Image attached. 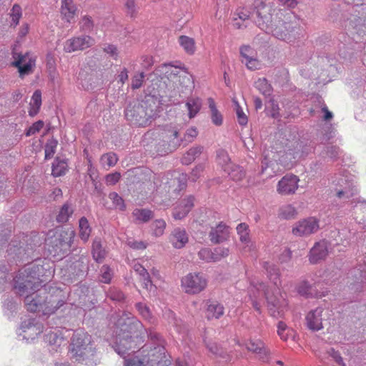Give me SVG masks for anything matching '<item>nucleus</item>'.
<instances>
[{"instance_id": "32", "label": "nucleus", "mask_w": 366, "mask_h": 366, "mask_svg": "<svg viewBox=\"0 0 366 366\" xmlns=\"http://www.w3.org/2000/svg\"><path fill=\"white\" fill-rule=\"evenodd\" d=\"M204 147L198 145L190 148L182 157V163L184 165L192 164L203 152Z\"/></svg>"}, {"instance_id": "29", "label": "nucleus", "mask_w": 366, "mask_h": 366, "mask_svg": "<svg viewBox=\"0 0 366 366\" xmlns=\"http://www.w3.org/2000/svg\"><path fill=\"white\" fill-rule=\"evenodd\" d=\"M133 269L139 275V283L142 288L148 289L149 286H152L151 281L149 279V274L146 269L139 263H134Z\"/></svg>"}, {"instance_id": "13", "label": "nucleus", "mask_w": 366, "mask_h": 366, "mask_svg": "<svg viewBox=\"0 0 366 366\" xmlns=\"http://www.w3.org/2000/svg\"><path fill=\"white\" fill-rule=\"evenodd\" d=\"M94 43V39L87 35L74 36L64 42V51L66 53L83 51L93 46Z\"/></svg>"}, {"instance_id": "63", "label": "nucleus", "mask_w": 366, "mask_h": 366, "mask_svg": "<svg viewBox=\"0 0 366 366\" xmlns=\"http://www.w3.org/2000/svg\"><path fill=\"white\" fill-rule=\"evenodd\" d=\"M198 132L195 127L189 128L184 134V140L187 142H192L197 136Z\"/></svg>"}, {"instance_id": "50", "label": "nucleus", "mask_w": 366, "mask_h": 366, "mask_svg": "<svg viewBox=\"0 0 366 366\" xmlns=\"http://www.w3.org/2000/svg\"><path fill=\"white\" fill-rule=\"evenodd\" d=\"M10 16L11 17L12 23L16 26L22 16L21 8L18 4H14L11 10Z\"/></svg>"}, {"instance_id": "60", "label": "nucleus", "mask_w": 366, "mask_h": 366, "mask_svg": "<svg viewBox=\"0 0 366 366\" xmlns=\"http://www.w3.org/2000/svg\"><path fill=\"white\" fill-rule=\"evenodd\" d=\"M103 51L109 54L113 59L117 60L119 58V51L117 46L114 44H106L103 47Z\"/></svg>"}, {"instance_id": "48", "label": "nucleus", "mask_w": 366, "mask_h": 366, "mask_svg": "<svg viewBox=\"0 0 366 366\" xmlns=\"http://www.w3.org/2000/svg\"><path fill=\"white\" fill-rule=\"evenodd\" d=\"M58 142L55 139H49L45 145V159H49L53 157L56 152Z\"/></svg>"}, {"instance_id": "8", "label": "nucleus", "mask_w": 366, "mask_h": 366, "mask_svg": "<svg viewBox=\"0 0 366 366\" xmlns=\"http://www.w3.org/2000/svg\"><path fill=\"white\" fill-rule=\"evenodd\" d=\"M146 103L129 104L125 110V117L128 121L140 127L148 125L155 117L154 111L147 108Z\"/></svg>"}, {"instance_id": "57", "label": "nucleus", "mask_w": 366, "mask_h": 366, "mask_svg": "<svg viewBox=\"0 0 366 366\" xmlns=\"http://www.w3.org/2000/svg\"><path fill=\"white\" fill-rule=\"evenodd\" d=\"M144 79V74L143 72H140L134 75L132 79L131 87L132 89H139L143 84Z\"/></svg>"}, {"instance_id": "19", "label": "nucleus", "mask_w": 366, "mask_h": 366, "mask_svg": "<svg viewBox=\"0 0 366 366\" xmlns=\"http://www.w3.org/2000/svg\"><path fill=\"white\" fill-rule=\"evenodd\" d=\"M61 18L66 23L75 21L78 14V9L72 0H62L60 8Z\"/></svg>"}, {"instance_id": "6", "label": "nucleus", "mask_w": 366, "mask_h": 366, "mask_svg": "<svg viewBox=\"0 0 366 366\" xmlns=\"http://www.w3.org/2000/svg\"><path fill=\"white\" fill-rule=\"evenodd\" d=\"M348 5H352L355 8V13L350 19V26L352 38L356 42H366V6L363 0H344Z\"/></svg>"}, {"instance_id": "9", "label": "nucleus", "mask_w": 366, "mask_h": 366, "mask_svg": "<svg viewBox=\"0 0 366 366\" xmlns=\"http://www.w3.org/2000/svg\"><path fill=\"white\" fill-rule=\"evenodd\" d=\"M182 287L188 294H197L205 289L207 280L202 273H189L182 279Z\"/></svg>"}, {"instance_id": "44", "label": "nucleus", "mask_w": 366, "mask_h": 366, "mask_svg": "<svg viewBox=\"0 0 366 366\" xmlns=\"http://www.w3.org/2000/svg\"><path fill=\"white\" fill-rule=\"evenodd\" d=\"M132 214L138 222H148L152 217V212L149 209H136Z\"/></svg>"}, {"instance_id": "22", "label": "nucleus", "mask_w": 366, "mask_h": 366, "mask_svg": "<svg viewBox=\"0 0 366 366\" xmlns=\"http://www.w3.org/2000/svg\"><path fill=\"white\" fill-rule=\"evenodd\" d=\"M169 133V134L164 133L162 137L164 144H162V147H164L165 153L172 152L176 150L180 145V142L183 141L178 137V132L177 130H172Z\"/></svg>"}, {"instance_id": "27", "label": "nucleus", "mask_w": 366, "mask_h": 366, "mask_svg": "<svg viewBox=\"0 0 366 366\" xmlns=\"http://www.w3.org/2000/svg\"><path fill=\"white\" fill-rule=\"evenodd\" d=\"M316 284L312 285L307 281H302L297 287L298 293L306 297H321L325 295L317 290Z\"/></svg>"}, {"instance_id": "26", "label": "nucleus", "mask_w": 366, "mask_h": 366, "mask_svg": "<svg viewBox=\"0 0 366 366\" xmlns=\"http://www.w3.org/2000/svg\"><path fill=\"white\" fill-rule=\"evenodd\" d=\"M188 235L183 228H175L171 234L170 242L177 249H181L188 242Z\"/></svg>"}, {"instance_id": "5", "label": "nucleus", "mask_w": 366, "mask_h": 366, "mask_svg": "<svg viewBox=\"0 0 366 366\" xmlns=\"http://www.w3.org/2000/svg\"><path fill=\"white\" fill-rule=\"evenodd\" d=\"M69 352L71 358L78 362L93 359L96 350L92 345L91 336L82 331L75 332L71 339Z\"/></svg>"}, {"instance_id": "24", "label": "nucleus", "mask_w": 366, "mask_h": 366, "mask_svg": "<svg viewBox=\"0 0 366 366\" xmlns=\"http://www.w3.org/2000/svg\"><path fill=\"white\" fill-rule=\"evenodd\" d=\"M246 347L249 351L258 355L263 361H267L269 352L261 340H251L249 343L246 345Z\"/></svg>"}, {"instance_id": "11", "label": "nucleus", "mask_w": 366, "mask_h": 366, "mask_svg": "<svg viewBox=\"0 0 366 366\" xmlns=\"http://www.w3.org/2000/svg\"><path fill=\"white\" fill-rule=\"evenodd\" d=\"M320 229L319 220L310 217L297 222L292 227V233L297 237H307Z\"/></svg>"}, {"instance_id": "7", "label": "nucleus", "mask_w": 366, "mask_h": 366, "mask_svg": "<svg viewBox=\"0 0 366 366\" xmlns=\"http://www.w3.org/2000/svg\"><path fill=\"white\" fill-rule=\"evenodd\" d=\"M331 184L337 197L343 200L349 199L357 192L355 177L346 170L335 174L332 177Z\"/></svg>"}, {"instance_id": "37", "label": "nucleus", "mask_w": 366, "mask_h": 366, "mask_svg": "<svg viewBox=\"0 0 366 366\" xmlns=\"http://www.w3.org/2000/svg\"><path fill=\"white\" fill-rule=\"evenodd\" d=\"M208 350L214 355L221 357L225 361H231L233 359V355H229L222 347H219L215 342H207Z\"/></svg>"}, {"instance_id": "17", "label": "nucleus", "mask_w": 366, "mask_h": 366, "mask_svg": "<svg viewBox=\"0 0 366 366\" xmlns=\"http://www.w3.org/2000/svg\"><path fill=\"white\" fill-rule=\"evenodd\" d=\"M300 179L294 174H286L277 183V192L281 195H290L298 189Z\"/></svg>"}, {"instance_id": "15", "label": "nucleus", "mask_w": 366, "mask_h": 366, "mask_svg": "<svg viewBox=\"0 0 366 366\" xmlns=\"http://www.w3.org/2000/svg\"><path fill=\"white\" fill-rule=\"evenodd\" d=\"M74 236V232L72 230H58L54 235V239L51 238L49 244H52L56 252H59L70 247Z\"/></svg>"}, {"instance_id": "1", "label": "nucleus", "mask_w": 366, "mask_h": 366, "mask_svg": "<svg viewBox=\"0 0 366 366\" xmlns=\"http://www.w3.org/2000/svg\"><path fill=\"white\" fill-rule=\"evenodd\" d=\"M49 266L31 264L20 270L14 278V288L20 295H26L25 305L28 311H41L44 315L54 313L64 304L62 292L56 290L50 295L41 290V284L47 282L54 274Z\"/></svg>"}, {"instance_id": "62", "label": "nucleus", "mask_w": 366, "mask_h": 366, "mask_svg": "<svg viewBox=\"0 0 366 366\" xmlns=\"http://www.w3.org/2000/svg\"><path fill=\"white\" fill-rule=\"evenodd\" d=\"M120 178L121 174L119 172H115L114 173L107 174L105 177V182L107 185H114L119 181Z\"/></svg>"}, {"instance_id": "45", "label": "nucleus", "mask_w": 366, "mask_h": 366, "mask_svg": "<svg viewBox=\"0 0 366 366\" xmlns=\"http://www.w3.org/2000/svg\"><path fill=\"white\" fill-rule=\"evenodd\" d=\"M255 87L264 95H269L272 92V86L265 78L258 79L255 83Z\"/></svg>"}, {"instance_id": "36", "label": "nucleus", "mask_w": 366, "mask_h": 366, "mask_svg": "<svg viewBox=\"0 0 366 366\" xmlns=\"http://www.w3.org/2000/svg\"><path fill=\"white\" fill-rule=\"evenodd\" d=\"M277 334L283 341H287L290 339L294 340L295 337V332L282 321L278 322Z\"/></svg>"}, {"instance_id": "59", "label": "nucleus", "mask_w": 366, "mask_h": 366, "mask_svg": "<svg viewBox=\"0 0 366 366\" xmlns=\"http://www.w3.org/2000/svg\"><path fill=\"white\" fill-rule=\"evenodd\" d=\"M217 157L219 164L225 166L224 170L227 171V169H229V167L227 164L229 162V158L227 153L224 150H219L217 152Z\"/></svg>"}, {"instance_id": "23", "label": "nucleus", "mask_w": 366, "mask_h": 366, "mask_svg": "<svg viewBox=\"0 0 366 366\" xmlns=\"http://www.w3.org/2000/svg\"><path fill=\"white\" fill-rule=\"evenodd\" d=\"M194 197L189 196L182 199L174 209L173 217L175 219H182L185 217L194 206Z\"/></svg>"}, {"instance_id": "54", "label": "nucleus", "mask_w": 366, "mask_h": 366, "mask_svg": "<svg viewBox=\"0 0 366 366\" xmlns=\"http://www.w3.org/2000/svg\"><path fill=\"white\" fill-rule=\"evenodd\" d=\"M240 54L242 57V62L255 56L254 50L249 46H242L240 48Z\"/></svg>"}, {"instance_id": "40", "label": "nucleus", "mask_w": 366, "mask_h": 366, "mask_svg": "<svg viewBox=\"0 0 366 366\" xmlns=\"http://www.w3.org/2000/svg\"><path fill=\"white\" fill-rule=\"evenodd\" d=\"M92 255L97 262H102L106 256V252L99 239H96L92 243Z\"/></svg>"}, {"instance_id": "31", "label": "nucleus", "mask_w": 366, "mask_h": 366, "mask_svg": "<svg viewBox=\"0 0 366 366\" xmlns=\"http://www.w3.org/2000/svg\"><path fill=\"white\" fill-rule=\"evenodd\" d=\"M224 314V307L216 302L207 303L206 309V317L207 319H218Z\"/></svg>"}, {"instance_id": "64", "label": "nucleus", "mask_w": 366, "mask_h": 366, "mask_svg": "<svg viewBox=\"0 0 366 366\" xmlns=\"http://www.w3.org/2000/svg\"><path fill=\"white\" fill-rule=\"evenodd\" d=\"M203 170H204V167L202 164H199V165L196 166L192 169L189 179L192 182H196L199 178Z\"/></svg>"}, {"instance_id": "10", "label": "nucleus", "mask_w": 366, "mask_h": 366, "mask_svg": "<svg viewBox=\"0 0 366 366\" xmlns=\"http://www.w3.org/2000/svg\"><path fill=\"white\" fill-rule=\"evenodd\" d=\"M14 61L11 65L18 69L20 77L33 73L36 66V56L29 52L14 54Z\"/></svg>"}, {"instance_id": "2", "label": "nucleus", "mask_w": 366, "mask_h": 366, "mask_svg": "<svg viewBox=\"0 0 366 366\" xmlns=\"http://www.w3.org/2000/svg\"><path fill=\"white\" fill-rule=\"evenodd\" d=\"M256 15L257 26L280 40L291 42L299 35L297 24L292 21L294 16L290 11L272 9L271 6L261 3Z\"/></svg>"}, {"instance_id": "41", "label": "nucleus", "mask_w": 366, "mask_h": 366, "mask_svg": "<svg viewBox=\"0 0 366 366\" xmlns=\"http://www.w3.org/2000/svg\"><path fill=\"white\" fill-rule=\"evenodd\" d=\"M118 162L117 155L114 152L104 154L100 157L101 164L104 167L110 168L114 167Z\"/></svg>"}, {"instance_id": "52", "label": "nucleus", "mask_w": 366, "mask_h": 366, "mask_svg": "<svg viewBox=\"0 0 366 366\" xmlns=\"http://www.w3.org/2000/svg\"><path fill=\"white\" fill-rule=\"evenodd\" d=\"M199 257L207 262H215L214 252L209 248H203L198 252Z\"/></svg>"}, {"instance_id": "12", "label": "nucleus", "mask_w": 366, "mask_h": 366, "mask_svg": "<svg viewBox=\"0 0 366 366\" xmlns=\"http://www.w3.org/2000/svg\"><path fill=\"white\" fill-rule=\"evenodd\" d=\"M292 146L293 148H288L279 159L280 163L287 169L292 168L300 158L308 153L302 150V143L295 142Z\"/></svg>"}, {"instance_id": "35", "label": "nucleus", "mask_w": 366, "mask_h": 366, "mask_svg": "<svg viewBox=\"0 0 366 366\" xmlns=\"http://www.w3.org/2000/svg\"><path fill=\"white\" fill-rule=\"evenodd\" d=\"M189 119L194 118L199 112L202 107V101L199 98H190L185 104Z\"/></svg>"}, {"instance_id": "34", "label": "nucleus", "mask_w": 366, "mask_h": 366, "mask_svg": "<svg viewBox=\"0 0 366 366\" xmlns=\"http://www.w3.org/2000/svg\"><path fill=\"white\" fill-rule=\"evenodd\" d=\"M92 232V228L88 219L82 217L79 220V235L82 241L87 242Z\"/></svg>"}, {"instance_id": "51", "label": "nucleus", "mask_w": 366, "mask_h": 366, "mask_svg": "<svg viewBox=\"0 0 366 366\" xmlns=\"http://www.w3.org/2000/svg\"><path fill=\"white\" fill-rule=\"evenodd\" d=\"M136 307L143 318L151 322L152 315L149 308L146 305L143 303H137L136 305Z\"/></svg>"}, {"instance_id": "4", "label": "nucleus", "mask_w": 366, "mask_h": 366, "mask_svg": "<svg viewBox=\"0 0 366 366\" xmlns=\"http://www.w3.org/2000/svg\"><path fill=\"white\" fill-rule=\"evenodd\" d=\"M162 83L173 95L183 92L184 88L194 86L192 76L180 61L162 64Z\"/></svg>"}, {"instance_id": "56", "label": "nucleus", "mask_w": 366, "mask_h": 366, "mask_svg": "<svg viewBox=\"0 0 366 366\" xmlns=\"http://www.w3.org/2000/svg\"><path fill=\"white\" fill-rule=\"evenodd\" d=\"M327 355L332 358V360L340 366H345L342 357L340 352L336 351L334 348H329L327 350Z\"/></svg>"}, {"instance_id": "58", "label": "nucleus", "mask_w": 366, "mask_h": 366, "mask_svg": "<svg viewBox=\"0 0 366 366\" xmlns=\"http://www.w3.org/2000/svg\"><path fill=\"white\" fill-rule=\"evenodd\" d=\"M44 122L41 120H39L36 122H34L26 131V136L30 137L31 135L35 134L36 133L39 132L43 127H44Z\"/></svg>"}, {"instance_id": "16", "label": "nucleus", "mask_w": 366, "mask_h": 366, "mask_svg": "<svg viewBox=\"0 0 366 366\" xmlns=\"http://www.w3.org/2000/svg\"><path fill=\"white\" fill-rule=\"evenodd\" d=\"M331 244L325 239L316 242L311 248L308 258L312 264H317L322 260L325 259L330 252Z\"/></svg>"}, {"instance_id": "42", "label": "nucleus", "mask_w": 366, "mask_h": 366, "mask_svg": "<svg viewBox=\"0 0 366 366\" xmlns=\"http://www.w3.org/2000/svg\"><path fill=\"white\" fill-rule=\"evenodd\" d=\"M234 110L235 111L238 123L242 126H245L248 122L247 116L244 112L242 108L235 98L232 99Z\"/></svg>"}, {"instance_id": "61", "label": "nucleus", "mask_w": 366, "mask_h": 366, "mask_svg": "<svg viewBox=\"0 0 366 366\" xmlns=\"http://www.w3.org/2000/svg\"><path fill=\"white\" fill-rule=\"evenodd\" d=\"M101 281L104 283H109L112 279V271L107 265H103L101 269Z\"/></svg>"}, {"instance_id": "28", "label": "nucleus", "mask_w": 366, "mask_h": 366, "mask_svg": "<svg viewBox=\"0 0 366 366\" xmlns=\"http://www.w3.org/2000/svg\"><path fill=\"white\" fill-rule=\"evenodd\" d=\"M164 317L168 320L169 324H172L176 328L177 332L184 337V335L187 332V327L184 323H183L182 320L177 319L174 312L170 310H167L165 311Z\"/></svg>"}, {"instance_id": "39", "label": "nucleus", "mask_w": 366, "mask_h": 366, "mask_svg": "<svg viewBox=\"0 0 366 366\" xmlns=\"http://www.w3.org/2000/svg\"><path fill=\"white\" fill-rule=\"evenodd\" d=\"M297 214L296 208L292 204H286L282 206L279 209L278 216L281 219H291L295 218Z\"/></svg>"}, {"instance_id": "18", "label": "nucleus", "mask_w": 366, "mask_h": 366, "mask_svg": "<svg viewBox=\"0 0 366 366\" xmlns=\"http://www.w3.org/2000/svg\"><path fill=\"white\" fill-rule=\"evenodd\" d=\"M347 278H352L353 280L349 286L351 290H354L355 292L362 290L364 280H366V264H360L358 267L351 269L348 273Z\"/></svg>"}, {"instance_id": "33", "label": "nucleus", "mask_w": 366, "mask_h": 366, "mask_svg": "<svg viewBox=\"0 0 366 366\" xmlns=\"http://www.w3.org/2000/svg\"><path fill=\"white\" fill-rule=\"evenodd\" d=\"M41 106V93L40 90H36L29 104V114L31 117L36 115Z\"/></svg>"}, {"instance_id": "20", "label": "nucleus", "mask_w": 366, "mask_h": 366, "mask_svg": "<svg viewBox=\"0 0 366 366\" xmlns=\"http://www.w3.org/2000/svg\"><path fill=\"white\" fill-rule=\"evenodd\" d=\"M322 307H317L311 310L306 316V324L307 327L313 331H318L323 327L322 325Z\"/></svg>"}, {"instance_id": "3", "label": "nucleus", "mask_w": 366, "mask_h": 366, "mask_svg": "<svg viewBox=\"0 0 366 366\" xmlns=\"http://www.w3.org/2000/svg\"><path fill=\"white\" fill-rule=\"evenodd\" d=\"M262 267L266 271L268 278L277 287V290L275 292L270 293L268 290H265L264 283L252 281L249 287V295L252 305L257 311L259 312L260 305L257 302V299L264 296L269 314L276 318L282 317L287 311V302L279 289L281 285L279 269L274 264L269 262H264Z\"/></svg>"}, {"instance_id": "46", "label": "nucleus", "mask_w": 366, "mask_h": 366, "mask_svg": "<svg viewBox=\"0 0 366 366\" xmlns=\"http://www.w3.org/2000/svg\"><path fill=\"white\" fill-rule=\"evenodd\" d=\"M67 164L64 161L56 160L52 166V175L60 177L66 173Z\"/></svg>"}, {"instance_id": "25", "label": "nucleus", "mask_w": 366, "mask_h": 366, "mask_svg": "<svg viewBox=\"0 0 366 366\" xmlns=\"http://www.w3.org/2000/svg\"><path fill=\"white\" fill-rule=\"evenodd\" d=\"M261 5V4L256 6V10ZM255 11L252 16H250V12L247 9H241L237 11V16L234 19V26L237 29H242L243 27L247 26V21L250 18H252L255 22L257 19Z\"/></svg>"}, {"instance_id": "47", "label": "nucleus", "mask_w": 366, "mask_h": 366, "mask_svg": "<svg viewBox=\"0 0 366 366\" xmlns=\"http://www.w3.org/2000/svg\"><path fill=\"white\" fill-rule=\"evenodd\" d=\"M73 214V210L67 204H64L61 208L59 214L56 217V220L59 222H66L68 221L70 216Z\"/></svg>"}, {"instance_id": "53", "label": "nucleus", "mask_w": 366, "mask_h": 366, "mask_svg": "<svg viewBox=\"0 0 366 366\" xmlns=\"http://www.w3.org/2000/svg\"><path fill=\"white\" fill-rule=\"evenodd\" d=\"M214 261H219L221 259L226 257L229 254V249L224 247H217L214 249Z\"/></svg>"}, {"instance_id": "38", "label": "nucleus", "mask_w": 366, "mask_h": 366, "mask_svg": "<svg viewBox=\"0 0 366 366\" xmlns=\"http://www.w3.org/2000/svg\"><path fill=\"white\" fill-rule=\"evenodd\" d=\"M209 108L211 111V119L214 124L220 126L222 124L223 118L216 107L215 102L213 99H208Z\"/></svg>"}, {"instance_id": "30", "label": "nucleus", "mask_w": 366, "mask_h": 366, "mask_svg": "<svg viewBox=\"0 0 366 366\" xmlns=\"http://www.w3.org/2000/svg\"><path fill=\"white\" fill-rule=\"evenodd\" d=\"M178 42L182 49L188 55H193L197 50L195 40L189 36L182 35L178 39Z\"/></svg>"}, {"instance_id": "55", "label": "nucleus", "mask_w": 366, "mask_h": 366, "mask_svg": "<svg viewBox=\"0 0 366 366\" xmlns=\"http://www.w3.org/2000/svg\"><path fill=\"white\" fill-rule=\"evenodd\" d=\"M109 197L119 209H125L126 207L124 199L117 192H111Z\"/></svg>"}, {"instance_id": "21", "label": "nucleus", "mask_w": 366, "mask_h": 366, "mask_svg": "<svg viewBox=\"0 0 366 366\" xmlns=\"http://www.w3.org/2000/svg\"><path fill=\"white\" fill-rule=\"evenodd\" d=\"M229 235V229L225 224L220 222L215 227H212L209 234L210 241L218 244L226 241Z\"/></svg>"}, {"instance_id": "14", "label": "nucleus", "mask_w": 366, "mask_h": 366, "mask_svg": "<svg viewBox=\"0 0 366 366\" xmlns=\"http://www.w3.org/2000/svg\"><path fill=\"white\" fill-rule=\"evenodd\" d=\"M167 181L164 182L166 187H168V192H172L177 196L179 192L186 189L187 175L179 172H173L167 174Z\"/></svg>"}, {"instance_id": "43", "label": "nucleus", "mask_w": 366, "mask_h": 366, "mask_svg": "<svg viewBox=\"0 0 366 366\" xmlns=\"http://www.w3.org/2000/svg\"><path fill=\"white\" fill-rule=\"evenodd\" d=\"M237 232L239 236V240L249 246L250 243L249 234V227L245 223H240L237 226Z\"/></svg>"}, {"instance_id": "49", "label": "nucleus", "mask_w": 366, "mask_h": 366, "mask_svg": "<svg viewBox=\"0 0 366 366\" xmlns=\"http://www.w3.org/2000/svg\"><path fill=\"white\" fill-rule=\"evenodd\" d=\"M229 177L234 181L242 179L244 176V172L242 169L239 166L229 167L227 169Z\"/></svg>"}]
</instances>
